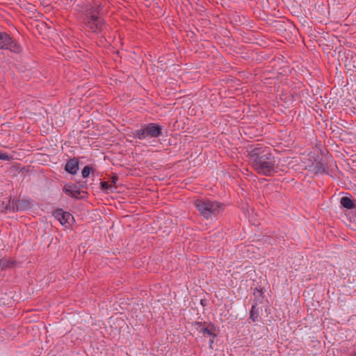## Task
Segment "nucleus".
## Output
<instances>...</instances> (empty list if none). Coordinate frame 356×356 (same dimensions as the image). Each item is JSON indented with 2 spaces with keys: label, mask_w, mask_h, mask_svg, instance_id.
<instances>
[{
  "label": "nucleus",
  "mask_w": 356,
  "mask_h": 356,
  "mask_svg": "<svg viewBox=\"0 0 356 356\" xmlns=\"http://www.w3.org/2000/svg\"><path fill=\"white\" fill-rule=\"evenodd\" d=\"M248 156L254 170L263 176L273 177L279 172H283L274 154L266 147H250Z\"/></svg>",
  "instance_id": "nucleus-1"
},
{
  "label": "nucleus",
  "mask_w": 356,
  "mask_h": 356,
  "mask_svg": "<svg viewBox=\"0 0 356 356\" xmlns=\"http://www.w3.org/2000/svg\"><path fill=\"white\" fill-rule=\"evenodd\" d=\"M99 10L93 6H89L83 15V21L86 28L92 33H102L106 24L104 19L99 16Z\"/></svg>",
  "instance_id": "nucleus-2"
},
{
  "label": "nucleus",
  "mask_w": 356,
  "mask_h": 356,
  "mask_svg": "<svg viewBox=\"0 0 356 356\" xmlns=\"http://www.w3.org/2000/svg\"><path fill=\"white\" fill-rule=\"evenodd\" d=\"M194 204L200 214L206 219L211 218L213 216H216L221 210L224 209L225 207L223 203L204 199L196 200Z\"/></svg>",
  "instance_id": "nucleus-3"
},
{
  "label": "nucleus",
  "mask_w": 356,
  "mask_h": 356,
  "mask_svg": "<svg viewBox=\"0 0 356 356\" xmlns=\"http://www.w3.org/2000/svg\"><path fill=\"white\" fill-rule=\"evenodd\" d=\"M163 127L158 123L150 122L142 124L140 129H136L132 132L133 137L138 140H145L146 138H159L163 136Z\"/></svg>",
  "instance_id": "nucleus-4"
},
{
  "label": "nucleus",
  "mask_w": 356,
  "mask_h": 356,
  "mask_svg": "<svg viewBox=\"0 0 356 356\" xmlns=\"http://www.w3.org/2000/svg\"><path fill=\"white\" fill-rule=\"evenodd\" d=\"M87 188L86 181H76V184H65L63 188V191L68 196L80 200L83 199L86 197L84 195L79 196L81 193L87 195L86 191H81V188Z\"/></svg>",
  "instance_id": "nucleus-5"
},
{
  "label": "nucleus",
  "mask_w": 356,
  "mask_h": 356,
  "mask_svg": "<svg viewBox=\"0 0 356 356\" xmlns=\"http://www.w3.org/2000/svg\"><path fill=\"white\" fill-rule=\"evenodd\" d=\"M0 49H8L14 53L22 51L21 45L13 39L8 33L0 31Z\"/></svg>",
  "instance_id": "nucleus-6"
},
{
  "label": "nucleus",
  "mask_w": 356,
  "mask_h": 356,
  "mask_svg": "<svg viewBox=\"0 0 356 356\" xmlns=\"http://www.w3.org/2000/svg\"><path fill=\"white\" fill-rule=\"evenodd\" d=\"M53 216L55 218L58 220L63 225H66L67 224L71 225V222L74 220L73 216L70 213L65 211L60 208L56 209L53 211Z\"/></svg>",
  "instance_id": "nucleus-7"
},
{
  "label": "nucleus",
  "mask_w": 356,
  "mask_h": 356,
  "mask_svg": "<svg viewBox=\"0 0 356 356\" xmlns=\"http://www.w3.org/2000/svg\"><path fill=\"white\" fill-rule=\"evenodd\" d=\"M79 169V161L78 158L73 157L70 159L66 163L64 170L69 174L74 175Z\"/></svg>",
  "instance_id": "nucleus-8"
},
{
  "label": "nucleus",
  "mask_w": 356,
  "mask_h": 356,
  "mask_svg": "<svg viewBox=\"0 0 356 356\" xmlns=\"http://www.w3.org/2000/svg\"><path fill=\"white\" fill-rule=\"evenodd\" d=\"M340 204L342 208L348 210L356 209V200L351 195L343 196L340 199Z\"/></svg>",
  "instance_id": "nucleus-9"
},
{
  "label": "nucleus",
  "mask_w": 356,
  "mask_h": 356,
  "mask_svg": "<svg viewBox=\"0 0 356 356\" xmlns=\"http://www.w3.org/2000/svg\"><path fill=\"white\" fill-rule=\"evenodd\" d=\"M312 168L315 174L325 173L327 172V169L325 163L323 162V159L319 156H317L314 159Z\"/></svg>",
  "instance_id": "nucleus-10"
},
{
  "label": "nucleus",
  "mask_w": 356,
  "mask_h": 356,
  "mask_svg": "<svg viewBox=\"0 0 356 356\" xmlns=\"http://www.w3.org/2000/svg\"><path fill=\"white\" fill-rule=\"evenodd\" d=\"M217 328V326L214 323L209 322L206 327H202L199 330V332L202 333L204 336L209 335L213 339H215L218 335L216 333Z\"/></svg>",
  "instance_id": "nucleus-11"
},
{
  "label": "nucleus",
  "mask_w": 356,
  "mask_h": 356,
  "mask_svg": "<svg viewBox=\"0 0 356 356\" xmlns=\"http://www.w3.org/2000/svg\"><path fill=\"white\" fill-rule=\"evenodd\" d=\"M31 207L30 201L28 200H15V210L26 211Z\"/></svg>",
  "instance_id": "nucleus-12"
},
{
  "label": "nucleus",
  "mask_w": 356,
  "mask_h": 356,
  "mask_svg": "<svg viewBox=\"0 0 356 356\" xmlns=\"http://www.w3.org/2000/svg\"><path fill=\"white\" fill-rule=\"evenodd\" d=\"M254 304L259 305L263 302L264 299V293L262 288L258 289L257 287L254 289Z\"/></svg>",
  "instance_id": "nucleus-13"
},
{
  "label": "nucleus",
  "mask_w": 356,
  "mask_h": 356,
  "mask_svg": "<svg viewBox=\"0 0 356 356\" xmlns=\"http://www.w3.org/2000/svg\"><path fill=\"white\" fill-rule=\"evenodd\" d=\"M15 263L16 262L13 260L3 257L2 259H0V269L3 270L7 268H12Z\"/></svg>",
  "instance_id": "nucleus-14"
},
{
  "label": "nucleus",
  "mask_w": 356,
  "mask_h": 356,
  "mask_svg": "<svg viewBox=\"0 0 356 356\" xmlns=\"http://www.w3.org/2000/svg\"><path fill=\"white\" fill-rule=\"evenodd\" d=\"M259 308L257 307V305L254 304L252 306L250 313V318L252 322L259 321Z\"/></svg>",
  "instance_id": "nucleus-15"
},
{
  "label": "nucleus",
  "mask_w": 356,
  "mask_h": 356,
  "mask_svg": "<svg viewBox=\"0 0 356 356\" xmlns=\"http://www.w3.org/2000/svg\"><path fill=\"white\" fill-rule=\"evenodd\" d=\"M94 173V169L89 165L84 166L81 171L83 178H87L90 174Z\"/></svg>",
  "instance_id": "nucleus-16"
},
{
  "label": "nucleus",
  "mask_w": 356,
  "mask_h": 356,
  "mask_svg": "<svg viewBox=\"0 0 356 356\" xmlns=\"http://www.w3.org/2000/svg\"><path fill=\"white\" fill-rule=\"evenodd\" d=\"M6 209H8L9 211L16 212L18 211V210H15V201L12 200L11 199L9 200L8 204L5 206Z\"/></svg>",
  "instance_id": "nucleus-17"
},
{
  "label": "nucleus",
  "mask_w": 356,
  "mask_h": 356,
  "mask_svg": "<svg viewBox=\"0 0 356 356\" xmlns=\"http://www.w3.org/2000/svg\"><path fill=\"white\" fill-rule=\"evenodd\" d=\"M101 189L103 191L108 192V190L112 188V185H110L107 181H101L100 182Z\"/></svg>",
  "instance_id": "nucleus-18"
},
{
  "label": "nucleus",
  "mask_w": 356,
  "mask_h": 356,
  "mask_svg": "<svg viewBox=\"0 0 356 356\" xmlns=\"http://www.w3.org/2000/svg\"><path fill=\"white\" fill-rule=\"evenodd\" d=\"M12 159V156H10L6 153L0 152V160L10 161Z\"/></svg>",
  "instance_id": "nucleus-19"
},
{
  "label": "nucleus",
  "mask_w": 356,
  "mask_h": 356,
  "mask_svg": "<svg viewBox=\"0 0 356 356\" xmlns=\"http://www.w3.org/2000/svg\"><path fill=\"white\" fill-rule=\"evenodd\" d=\"M118 179H119L118 176L116 174L112 176V177L111 178V184H110V185H112V188L113 187V188H116L115 184H116Z\"/></svg>",
  "instance_id": "nucleus-20"
},
{
  "label": "nucleus",
  "mask_w": 356,
  "mask_h": 356,
  "mask_svg": "<svg viewBox=\"0 0 356 356\" xmlns=\"http://www.w3.org/2000/svg\"><path fill=\"white\" fill-rule=\"evenodd\" d=\"M6 205V204H5V203L3 202H1V205H0V212L1 213H6V211H8V209H4Z\"/></svg>",
  "instance_id": "nucleus-21"
},
{
  "label": "nucleus",
  "mask_w": 356,
  "mask_h": 356,
  "mask_svg": "<svg viewBox=\"0 0 356 356\" xmlns=\"http://www.w3.org/2000/svg\"><path fill=\"white\" fill-rule=\"evenodd\" d=\"M193 325L197 326L200 330L202 327V322L195 321Z\"/></svg>",
  "instance_id": "nucleus-22"
},
{
  "label": "nucleus",
  "mask_w": 356,
  "mask_h": 356,
  "mask_svg": "<svg viewBox=\"0 0 356 356\" xmlns=\"http://www.w3.org/2000/svg\"><path fill=\"white\" fill-rule=\"evenodd\" d=\"M213 340H214V339H213V338L209 340V348L211 349L213 348L212 345L213 343Z\"/></svg>",
  "instance_id": "nucleus-23"
},
{
  "label": "nucleus",
  "mask_w": 356,
  "mask_h": 356,
  "mask_svg": "<svg viewBox=\"0 0 356 356\" xmlns=\"http://www.w3.org/2000/svg\"><path fill=\"white\" fill-rule=\"evenodd\" d=\"M207 324H209V323H207L206 321L202 322V327H206L207 325Z\"/></svg>",
  "instance_id": "nucleus-24"
},
{
  "label": "nucleus",
  "mask_w": 356,
  "mask_h": 356,
  "mask_svg": "<svg viewBox=\"0 0 356 356\" xmlns=\"http://www.w3.org/2000/svg\"><path fill=\"white\" fill-rule=\"evenodd\" d=\"M204 302H205V300H200V303L202 306H204Z\"/></svg>",
  "instance_id": "nucleus-25"
},
{
  "label": "nucleus",
  "mask_w": 356,
  "mask_h": 356,
  "mask_svg": "<svg viewBox=\"0 0 356 356\" xmlns=\"http://www.w3.org/2000/svg\"><path fill=\"white\" fill-rule=\"evenodd\" d=\"M350 356H356V353L354 355H352Z\"/></svg>",
  "instance_id": "nucleus-26"
}]
</instances>
